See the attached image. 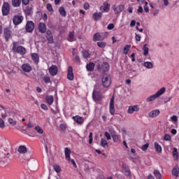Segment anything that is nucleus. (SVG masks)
<instances>
[{
  "mask_svg": "<svg viewBox=\"0 0 179 179\" xmlns=\"http://www.w3.org/2000/svg\"><path fill=\"white\" fill-rule=\"evenodd\" d=\"M171 120H172V121H173V122H177V121H178V118H177V116H176V115H173V116H172L171 117Z\"/></svg>",
  "mask_w": 179,
  "mask_h": 179,
  "instance_id": "60",
  "label": "nucleus"
},
{
  "mask_svg": "<svg viewBox=\"0 0 179 179\" xmlns=\"http://www.w3.org/2000/svg\"><path fill=\"white\" fill-rule=\"evenodd\" d=\"M112 8L113 9L115 15H120V13H121V12L124 10V6L122 5H114Z\"/></svg>",
  "mask_w": 179,
  "mask_h": 179,
  "instance_id": "8",
  "label": "nucleus"
},
{
  "mask_svg": "<svg viewBox=\"0 0 179 179\" xmlns=\"http://www.w3.org/2000/svg\"><path fill=\"white\" fill-rule=\"evenodd\" d=\"M89 8H90V4H89V3H84V9L85 10H89Z\"/></svg>",
  "mask_w": 179,
  "mask_h": 179,
  "instance_id": "56",
  "label": "nucleus"
},
{
  "mask_svg": "<svg viewBox=\"0 0 179 179\" xmlns=\"http://www.w3.org/2000/svg\"><path fill=\"white\" fill-rule=\"evenodd\" d=\"M64 155H65L66 160L68 162V163H71L73 167L76 169L78 166L76 165V162H75V160L71 159V150L69 148H65Z\"/></svg>",
  "mask_w": 179,
  "mask_h": 179,
  "instance_id": "4",
  "label": "nucleus"
},
{
  "mask_svg": "<svg viewBox=\"0 0 179 179\" xmlns=\"http://www.w3.org/2000/svg\"><path fill=\"white\" fill-rule=\"evenodd\" d=\"M136 24V21L135 20H131L130 23V27H134Z\"/></svg>",
  "mask_w": 179,
  "mask_h": 179,
  "instance_id": "63",
  "label": "nucleus"
},
{
  "mask_svg": "<svg viewBox=\"0 0 179 179\" xmlns=\"http://www.w3.org/2000/svg\"><path fill=\"white\" fill-rule=\"evenodd\" d=\"M31 59L35 62V64H38L40 62V56L37 53H32L31 55Z\"/></svg>",
  "mask_w": 179,
  "mask_h": 179,
  "instance_id": "26",
  "label": "nucleus"
},
{
  "mask_svg": "<svg viewBox=\"0 0 179 179\" xmlns=\"http://www.w3.org/2000/svg\"><path fill=\"white\" fill-rule=\"evenodd\" d=\"M0 128H5V122L2 119H0Z\"/></svg>",
  "mask_w": 179,
  "mask_h": 179,
  "instance_id": "57",
  "label": "nucleus"
},
{
  "mask_svg": "<svg viewBox=\"0 0 179 179\" xmlns=\"http://www.w3.org/2000/svg\"><path fill=\"white\" fill-rule=\"evenodd\" d=\"M105 37L103 36L102 33H96L94 34L93 36V41H103L104 40Z\"/></svg>",
  "mask_w": 179,
  "mask_h": 179,
  "instance_id": "14",
  "label": "nucleus"
},
{
  "mask_svg": "<svg viewBox=\"0 0 179 179\" xmlns=\"http://www.w3.org/2000/svg\"><path fill=\"white\" fill-rule=\"evenodd\" d=\"M27 33H31L34 30V22L33 21H28L25 27Z\"/></svg>",
  "mask_w": 179,
  "mask_h": 179,
  "instance_id": "7",
  "label": "nucleus"
},
{
  "mask_svg": "<svg viewBox=\"0 0 179 179\" xmlns=\"http://www.w3.org/2000/svg\"><path fill=\"white\" fill-rule=\"evenodd\" d=\"M138 13H142L143 12V8H142L141 6L138 7V9L137 10Z\"/></svg>",
  "mask_w": 179,
  "mask_h": 179,
  "instance_id": "62",
  "label": "nucleus"
},
{
  "mask_svg": "<svg viewBox=\"0 0 179 179\" xmlns=\"http://www.w3.org/2000/svg\"><path fill=\"white\" fill-rule=\"evenodd\" d=\"M8 122L10 124V125H12V127L16 126V120H14L12 117L8 118Z\"/></svg>",
  "mask_w": 179,
  "mask_h": 179,
  "instance_id": "44",
  "label": "nucleus"
},
{
  "mask_svg": "<svg viewBox=\"0 0 179 179\" xmlns=\"http://www.w3.org/2000/svg\"><path fill=\"white\" fill-rule=\"evenodd\" d=\"M141 38H142V37L141 36L140 34H136V36H135V40L136 41H141Z\"/></svg>",
  "mask_w": 179,
  "mask_h": 179,
  "instance_id": "55",
  "label": "nucleus"
},
{
  "mask_svg": "<svg viewBox=\"0 0 179 179\" xmlns=\"http://www.w3.org/2000/svg\"><path fill=\"white\" fill-rule=\"evenodd\" d=\"M109 111L111 115H114V114H115V107L114 106V96H113L110 99L109 105Z\"/></svg>",
  "mask_w": 179,
  "mask_h": 179,
  "instance_id": "12",
  "label": "nucleus"
},
{
  "mask_svg": "<svg viewBox=\"0 0 179 179\" xmlns=\"http://www.w3.org/2000/svg\"><path fill=\"white\" fill-rule=\"evenodd\" d=\"M30 1H33V0H22V2L23 5H29V2H30Z\"/></svg>",
  "mask_w": 179,
  "mask_h": 179,
  "instance_id": "61",
  "label": "nucleus"
},
{
  "mask_svg": "<svg viewBox=\"0 0 179 179\" xmlns=\"http://www.w3.org/2000/svg\"><path fill=\"white\" fill-rule=\"evenodd\" d=\"M114 29V24H109L108 25V30H113Z\"/></svg>",
  "mask_w": 179,
  "mask_h": 179,
  "instance_id": "58",
  "label": "nucleus"
},
{
  "mask_svg": "<svg viewBox=\"0 0 179 179\" xmlns=\"http://www.w3.org/2000/svg\"><path fill=\"white\" fill-rule=\"evenodd\" d=\"M97 45L99 47V48H106V45H107V43L106 42H97Z\"/></svg>",
  "mask_w": 179,
  "mask_h": 179,
  "instance_id": "43",
  "label": "nucleus"
},
{
  "mask_svg": "<svg viewBox=\"0 0 179 179\" xmlns=\"http://www.w3.org/2000/svg\"><path fill=\"white\" fill-rule=\"evenodd\" d=\"M164 141H171V136L169 134H165L164 136Z\"/></svg>",
  "mask_w": 179,
  "mask_h": 179,
  "instance_id": "52",
  "label": "nucleus"
},
{
  "mask_svg": "<svg viewBox=\"0 0 179 179\" xmlns=\"http://www.w3.org/2000/svg\"><path fill=\"white\" fill-rule=\"evenodd\" d=\"M143 55H144V57H148V55H149V48H148L146 44L143 45Z\"/></svg>",
  "mask_w": 179,
  "mask_h": 179,
  "instance_id": "36",
  "label": "nucleus"
},
{
  "mask_svg": "<svg viewBox=\"0 0 179 179\" xmlns=\"http://www.w3.org/2000/svg\"><path fill=\"white\" fill-rule=\"evenodd\" d=\"M149 148V143H145V145H143L142 147H141V150L143 151V152H146V150H148V148Z\"/></svg>",
  "mask_w": 179,
  "mask_h": 179,
  "instance_id": "50",
  "label": "nucleus"
},
{
  "mask_svg": "<svg viewBox=\"0 0 179 179\" xmlns=\"http://www.w3.org/2000/svg\"><path fill=\"white\" fill-rule=\"evenodd\" d=\"M94 66H96L94 63L90 62L86 66L87 71H88L89 72L93 71L94 70Z\"/></svg>",
  "mask_w": 179,
  "mask_h": 179,
  "instance_id": "30",
  "label": "nucleus"
},
{
  "mask_svg": "<svg viewBox=\"0 0 179 179\" xmlns=\"http://www.w3.org/2000/svg\"><path fill=\"white\" fill-rule=\"evenodd\" d=\"M102 85L103 87H108L111 85V77L108 75H105L102 78Z\"/></svg>",
  "mask_w": 179,
  "mask_h": 179,
  "instance_id": "5",
  "label": "nucleus"
},
{
  "mask_svg": "<svg viewBox=\"0 0 179 179\" xmlns=\"http://www.w3.org/2000/svg\"><path fill=\"white\" fill-rule=\"evenodd\" d=\"M46 8L48 12H50V13H54V9L52 8V6L50 3H48Z\"/></svg>",
  "mask_w": 179,
  "mask_h": 179,
  "instance_id": "47",
  "label": "nucleus"
},
{
  "mask_svg": "<svg viewBox=\"0 0 179 179\" xmlns=\"http://www.w3.org/2000/svg\"><path fill=\"white\" fill-rule=\"evenodd\" d=\"M75 76H73V69L70 66L68 69L67 78L69 80H73Z\"/></svg>",
  "mask_w": 179,
  "mask_h": 179,
  "instance_id": "17",
  "label": "nucleus"
},
{
  "mask_svg": "<svg viewBox=\"0 0 179 179\" xmlns=\"http://www.w3.org/2000/svg\"><path fill=\"white\" fill-rule=\"evenodd\" d=\"M0 111H1L2 118H6L8 117V115L6 114L8 110L2 105H0Z\"/></svg>",
  "mask_w": 179,
  "mask_h": 179,
  "instance_id": "29",
  "label": "nucleus"
},
{
  "mask_svg": "<svg viewBox=\"0 0 179 179\" xmlns=\"http://www.w3.org/2000/svg\"><path fill=\"white\" fill-rule=\"evenodd\" d=\"M102 68L104 72H107V71L110 69V65L108 64V63H103L102 65Z\"/></svg>",
  "mask_w": 179,
  "mask_h": 179,
  "instance_id": "40",
  "label": "nucleus"
},
{
  "mask_svg": "<svg viewBox=\"0 0 179 179\" xmlns=\"http://www.w3.org/2000/svg\"><path fill=\"white\" fill-rule=\"evenodd\" d=\"M148 3L145 2V6H143V9L145 13H149V6H148Z\"/></svg>",
  "mask_w": 179,
  "mask_h": 179,
  "instance_id": "49",
  "label": "nucleus"
},
{
  "mask_svg": "<svg viewBox=\"0 0 179 179\" xmlns=\"http://www.w3.org/2000/svg\"><path fill=\"white\" fill-rule=\"evenodd\" d=\"M139 111V107L138 105L129 106L127 110L128 114H134Z\"/></svg>",
  "mask_w": 179,
  "mask_h": 179,
  "instance_id": "10",
  "label": "nucleus"
},
{
  "mask_svg": "<svg viewBox=\"0 0 179 179\" xmlns=\"http://www.w3.org/2000/svg\"><path fill=\"white\" fill-rule=\"evenodd\" d=\"M41 107L42 110H48V107H47V106H45V104H44V103H42V104L41 105Z\"/></svg>",
  "mask_w": 179,
  "mask_h": 179,
  "instance_id": "59",
  "label": "nucleus"
},
{
  "mask_svg": "<svg viewBox=\"0 0 179 179\" xmlns=\"http://www.w3.org/2000/svg\"><path fill=\"white\" fill-rule=\"evenodd\" d=\"M131 58L132 62H135V53H132L131 55Z\"/></svg>",
  "mask_w": 179,
  "mask_h": 179,
  "instance_id": "64",
  "label": "nucleus"
},
{
  "mask_svg": "<svg viewBox=\"0 0 179 179\" xmlns=\"http://www.w3.org/2000/svg\"><path fill=\"white\" fill-rule=\"evenodd\" d=\"M92 97L95 101H99V100H101V94L97 92L96 89L94 90Z\"/></svg>",
  "mask_w": 179,
  "mask_h": 179,
  "instance_id": "19",
  "label": "nucleus"
},
{
  "mask_svg": "<svg viewBox=\"0 0 179 179\" xmlns=\"http://www.w3.org/2000/svg\"><path fill=\"white\" fill-rule=\"evenodd\" d=\"M43 80L44 82H45L46 83H51V79L50 78V77L48 76H45L43 78Z\"/></svg>",
  "mask_w": 179,
  "mask_h": 179,
  "instance_id": "53",
  "label": "nucleus"
},
{
  "mask_svg": "<svg viewBox=\"0 0 179 179\" xmlns=\"http://www.w3.org/2000/svg\"><path fill=\"white\" fill-rule=\"evenodd\" d=\"M105 136L107 139V141H110L111 139V135L108 134V132H105Z\"/></svg>",
  "mask_w": 179,
  "mask_h": 179,
  "instance_id": "54",
  "label": "nucleus"
},
{
  "mask_svg": "<svg viewBox=\"0 0 179 179\" xmlns=\"http://www.w3.org/2000/svg\"><path fill=\"white\" fill-rule=\"evenodd\" d=\"M143 66L146 68V69H153V62H144Z\"/></svg>",
  "mask_w": 179,
  "mask_h": 179,
  "instance_id": "27",
  "label": "nucleus"
},
{
  "mask_svg": "<svg viewBox=\"0 0 179 179\" xmlns=\"http://www.w3.org/2000/svg\"><path fill=\"white\" fill-rule=\"evenodd\" d=\"M122 171L127 176V177H129V176H131V171L126 164H122Z\"/></svg>",
  "mask_w": 179,
  "mask_h": 179,
  "instance_id": "13",
  "label": "nucleus"
},
{
  "mask_svg": "<svg viewBox=\"0 0 179 179\" xmlns=\"http://www.w3.org/2000/svg\"><path fill=\"white\" fill-rule=\"evenodd\" d=\"M172 173L173 176H176L177 177H178V174H179V170L178 168H174L172 171Z\"/></svg>",
  "mask_w": 179,
  "mask_h": 179,
  "instance_id": "48",
  "label": "nucleus"
},
{
  "mask_svg": "<svg viewBox=\"0 0 179 179\" xmlns=\"http://www.w3.org/2000/svg\"><path fill=\"white\" fill-rule=\"evenodd\" d=\"M83 58H89L90 57V53L87 50L83 51Z\"/></svg>",
  "mask_w": 179,
  "mask_h": 179,
  "instance_id": "46",
  "label": "nucleus"
},
{
  "mask_svg": "<svg viewBox=\"0 0 179 179\" xmlns=\"http://www.w3.org/2000/svg\"><path fill=\"white\" fill-rule=\"evenodd\" d=\"M10 154L8 152V148L2 145L0 148V166H6L10 163Z\"/></svg>",
  "mask_w": 179,
  "mask_h": 179,
  "instance_id": "1",
  "label": "nucleus"
},
{
  "mask_svg": "<svg viewBox=\"0 0 179 179\" xmlns=\"http://www.w3.org/2000/svg\"><path fill=\"white\" fill-rule=\"evenodd\" d=\"M49 73L52 76H55L58 73V67L55 65H52L49 68Z\"/></svg>",
  "mask_w": 179,
  "mask_h": 179,
  "instance_id": "15",
  "label": "nucleus"
},
{
  "mask_svg": "<svg viewBox=\"0 0 179 179\" xmlns=\"http://www.w3.org/2000/svg\"><path fill=\"white\" fill-rule=\"evenodd\" d=\"M172 155L173 159H175V160H178L179 154H178V149L177 148L174 147L173 148Z\"/></svg>",
  "mask_w": 179,
  "mask_h": 179,
  "instance_id": "28",
  "label": "nucleus"
},
{
  "mask_svg": "<svg viewBox=\"0 0 179 179\" xmlns=\"http://www.w3.org/2000/svg\"><path fill=\"white\" fill-rule=\"evenodd\" d=\"M3 36L6 41H8V40L12 38V31L9 29L5 28L3 31Z\"/></svg>",
  "mask_w": 179,
  "mask_h": 179,
  "instance_id": "11",
  "label": "nucleus"
},
{
  "mask_svg": "<svg viewBox=\"0 0 179 179\" xmlns=\"http://www.w3.org/2000/svg\"><path fill=\"white\" fill-rule=\"evenodd\" d=\"M18 152L21 155H24V153H27V148H26V146L20 145L18 148Z\"/></svg>",
  "mask_w": 179,
  "mask_h": 179,
  "instance_id": "31",
  "label": "nucleus"
},
{
  "mask_svg": "<svg viewBox=\"0 0 179 179\" xmlns=\"http://www.w3.org/2000/svg\"><path fill=\"white\" fill-rule=\"evenodd\" d=\"M35 131H36V132H38L39 135H43V134H44V131L40 127V126H36Z\"/></svg>",
  "mask_w": 179,
  "mask_h": 179,
  "instance_id": "41",
  "label": "nucleus"
},
{
  "mask_svg": "<svg viewBox=\"0 0 179 179\" xmlns=\"http://www.w3.org/2000/svg\"><path fill=\"white\" fill-rule=\"evenodd\" d=\"M54 170L56 171V173H60L61 172V167L58 165H55L54 166Z\"/></svg>",
  "mask_w": 179,
  "mask_h": 179,
  "instance_id": "51",
  "label": "nucleus"
},
{
  "mask_svg": "<svg viewBox=\"0 0 179 179\" xmlns=\"http://www.w3.org/2000/svg\"><path fill=\"white\" fill-rule=\"evenodd\" d=\"M59 12L61 16H62L63 17H65L66 16V11L65 10V8H64V6H61L59 8Z\"/></svg>",
  "mask_w": 179,
  "mask_h": 179,
  "instance_id": "35",
  "label": "nucleus"
},
{
  "mask_svg": "<svg viewBox=\"0 0 179 179\" xmlns=\"http://www.w3.org/2000/svg\"><path fill=\"white\" fill-rule=\"evenodd\" d=\"M24 12L27 15V16H30V15H32L33 13V7L27 6L24 8Z\"/></svg>",
  "mask_w": 179,
  "mask_h": 179,
  "instance_id": "23",
  "label": "nucleus"
},
{
  "mask_svg": "<svg viewBox=\"0 0 179 179\" xmlns=\"http://www.w3.org/2000/svg\"><path fill=\"white\" fill-rule=\"evenodd\" d=\"M155 148L156 152H157L158 153H162V145H160L157 142L155 143Z\"/></svg>",
  "mask_w": 179,
  "mask_h": 179,
  "instance_id": "37",
  "label": "nucleus"
},
{
  "mask_svg": "<svg viewBox=\"0 0 179 179\" xmlns=\"http://www.w3.org/2000/svg\"><path fill=\"white\" fill-rule=\"evenodd\" d=\"M13 22L15 26H17V24H20V23L23 22V16L20 15L14 16Z\"/></svg>",
  "mask_w": 179,
  "mask_h": 179,
  "instance_id": "9",
  "label": "nucleus"
},
{
  "mask_svg": "<svg viewBox=\"0 0 179 179\" xmlns=\"http://www.w3.org/2000/svg\"><path fill=\"white\" fill-rule=\"evenodd\" d=\"M46 38L48 43H50V44H52V43H54V36H52V32L51 31L48 30L46 31Z\"/></svg>",
  "mask_w": 179,
  "mask_h": 179,
  "instance_id": "18",
  "label": "nucleus"
},
{
  "mask_svg": "<svg viewBox=\"0 0 179 179\" xmlns=\"http://www.w3.org/2000/svg\"><path fill=\"white\" fill-rule=\"evenodd\" d=\"M103 16V13L101 12H96L92 15V17L94 20H100L101 17Z\"/></svg>",
  "mask_w": 179,
  "mask_h": 179,
  "instance_id": "25",
  "label": "nucleus"
},
{
  "mask_svg": "<svg viewBox=\"0 0 179 179\" xmlns=\"http://www.w3.org/2000/svg\"><path fill=\"white\" fill-rule=\"evenodd\" d=\"M112 138H113V142H117V141H120V139H121V136L118 134H113Z\"/></svg>",
  "mask_w": 179,
  "mask_h": 179,
  "instance_id": "42",
  "label": "nucleus"
},
{
  "mask_svg": "<svg viewBox=\"0 0 179 179\" xmlns=\"http://www.w3.org/2000/svg\"><path fill=\"white\" fill-rule=\"evenodd\" d=\"M160 114V110L158 109L153 110L149 113L148 115L150 118H156Z\"/></svg>",
  "mask_w": 179,
  "mask_h": 179,
  "instance_id": "21",
  "label": "nucleus"
},
{
  "mask_svg": "<svg viewBox=\"0 0 179 179\" xmlns=\"http://www.w3.org/2000/svg\"><path fill=\"white\" fill-rule=\"evenodd\" d=\"M10 12V7L9 6V3H3L2 6V14L3 16H8L9 13Z\"/></svg>",
  "mask_w": 179,
  "mask_h": 179,
  "instance_id": "6",
  "label": "nucleus"
},
{
  "mask_svg": "<svg viewBox=\"0 0 179 179\" xmlns=\"http://www.w3.org/2000/svg\"><path fill=\"white\" fill-rule=\"evenodd\" d=\"M46 102L48 103V104H49V106H52V103H54V96H51V95H48L46 96Z\"/></svg>",
  "mask_w": 179,
  "mask_h": 179,
  "instance_id": "34",
  "label": "nucleus"
},
{
  "mask_svg": "<svg viewBox=\"0 0 179 179\" xmlns=\"http://www.w3.org/2000/svg\"><path fill=\"white\" fill-rule=\"evenodd\" d=\"M101 12H110V4L107 2H104L103 6H100Z\"/></svg>",
  "mask_w": 179,
  "mask_h": 179,
  "instance_id": "20",
  "label": "nucleus"
},
{
  "mask_svg": "<svg viewBox=\"0 0 179 179\" xmlns=\"http://www.w3.org/2000/svg\"><path fill=\"white\" fill-rule=\"evenodd\" d=\"M22 69L24 72H27V73H29L31 72L33 69L31 68V66H30V64H29L28 63H25L22 65Z\"/></svg>",
  "mask_w": 179,
  "mask_h": 179,
  "instance_id": "16",
  "label": "nucleus"
},
{
  "mask_svg": "<svg viewBox=\"0 0 179 179\" xmlns=\"http://www.w3.org/2000/svg\"><path fill=\"white\" fill-rule=\"evenodd\" d=\"M131 50V45H127L124 46V50H123V54L127 55L128 54V51Z\"/></svg>",
  "mask_w": 179,
  "mask_h": 179,
  "instance_id": "39",
  "label": "nucleus"
},
{
  "mask_svg": "<svg viewBox=\"0 0 179 179\" xmlns=\"http://www.w3.org/2000/svg\"><path fill=\"white\" fill-rule=\"evenodd\" d=\"M38 30L42 34H44L45 33V31L47 30V26L45 23L41 22L38 24Z\"/></svg>",
  "mask_w": 179,
  "mask_h": 179,
  "instance_id": "22",
  "label": "nucleus"
},
{
  "mask_svg": "<svg viewBox=\"0 0 179 179\" xmlns=\"http://www.w3.org/2000/svg\"><path fill=\"white\" fill-rule=\"evenodd\" d=\"M76 41V38H75V34L73 32H70L69 34L68 41H70V43H72Z\"/></svg>",
  "mask_w": 179,
  "mask_h": 179,
  "instance_id": "33",
  "label": "nucleus"
},
{
  "mask_svg": "<svg viewBox=\"0 0 179 179\" xmlns=\"http://www.w3.org/2000/svg\"><path fill=\"white\" fill-rule=\"evenodd\" d=\"M165 92H166V87H162L155 94H152V95L148 96L146 99V102L150 103V101H154V100H156V99H159V97H160V96H162V94H164Z\"/></svg>",
  "mask_w": 179,
  "mask_h": 179,
  "instance_id": "2",
  "label": "nucleus"
},
{
  "mask_svg": "<svg viewBox=\"0 0 179 179\" xmlns=\"http://www.w3.org/2000/svg\"><path fill=\"white\" fill-rule=\"evenodd\" d=\"M154 175L157 179H162V173L157 170L154 171Z\"/></svg>",
  "mask_w": 179,
  "mask_h": 179,
  "instance_id": "45",
  "label": "nucleus"
},
{
  "mask_svg": "<svg viewBox=\"0 0 179 179\" xmlns=\"http://www.w3.org/2000/svg\"><path fill=\"white\" fill-rule=\"evenodd\" d=\"M17 42H13V52H17V54H20V55H24L26 52H27V50H26V48L23 46H19L17 45Z\"/></svg>",
  "mask_w": 179,
  "mask_h": 179,
  "instance_id": "3",
  "label": "nucleus"
},
{
  "mask_svg": "<svg viewBox=\"0 0 179 179\" xmlns=\"http://www.w3.org/2000/svg\"><path fill=\"white\" fill-rule=\"evenodd\" d=\"M74 121L77 122V124H79L80 125H82L83 122H85V119L83 117L79 116V115H76L75 117H73Z\"/></svg>",
  "mask_w": 179,
  "mask_h": 179,
  "instance_id": "24",
  "label": "nucleus"
},
{
  "mask_svg": "<svg viewBox=\"0 0 179 179\" xmlns=\"http://www.w3.org/2000/svg\"><path fill=\"white\" fill-rule=\"evenodd\" d=\"M101 146H102V148H107V146H108V143H107V141L106 139H101Z\"/></svg>",
  "mask_w": 179,
  "mask_h": 179,
  "instance_id": "38",
  "label": "nucleus"
},
{
  "mask_svg": "<svg viewBox=\"0 0 179 179\" xmlns=\"http://www.w3.org/2000/svg\"><path fill=\"white\" fill-rule=\"evenodd\" d=\"M22 3V0H12V6L14 8H19Z\"/></svg>",
  "mask_w": 179,
  "mask_h": 179,
  "instance_id": "32",
  "label": "nucleus"
}]
</instances>
